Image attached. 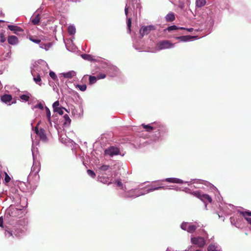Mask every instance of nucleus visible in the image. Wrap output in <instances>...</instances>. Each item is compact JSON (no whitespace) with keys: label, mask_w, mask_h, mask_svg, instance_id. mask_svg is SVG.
<instances>
[{"label":"nucleus","mask_w":251,"mask_h":251,"mask_svg":"<svg viewBox=\"0 0 251 251\" xmlns=\"http://www.w3.org/2000/svg\"><path fill=\"white\" fill-rule=\"evenodd\" d=\"M178 6L180 9H182L184 7V3L183 2H180L178 4Z\"/></svg>","instance_id":"49"},{"label":"nucleus","mask_w":251,"mask_h":251,"mask_svg":"<svg viewBox=\"0 0 251 251\" xmlns=\"http://www.w3.org/2000/svg\"><path fill=\"white\" fill-rule=\"evenodd\" d=\"M8 42L9 44L12 45H15L18 43V38L14 35L8 36L7 38Z\"/></svg>","instance_id":"12"},{"label":"nucleus","mask_w":251,"mask_h":251,"mask_svg":"<svg viewBox=\"0 0 251 251\" xmlns=\"http://www.w3.org/2000/svg\"><path fill=\"white\" fill-rule=\"evenodd\" d=\"M76 75V73L74 71H71L66 73L62 74L64 78H72Z\"/></svg>","instance_id":"15"},{"label":"nucleus","mask_w":251,"mask_h":251,"mask_svg":"<svg viewBox=\"0 0 251 251\" xmlns=\"http://www.w3.org/2000/svg\"><path fill=\"white\" fill-rule=\"evenodd\" d=\"M40 167L39 166V165H36V164H33V165L31 168V173L30 175L29 176V177H30L31 176V175L33 174H34V175L35 176H38V178H39V176L38 175V174L39 172L40 171Z\"/></svg>","instance_id":"10"},{"label":"nucleus","mask_w":251,"mask_h":251,"mask_svg":"<svg viewBox=\"0 0 251 251\" xmlns=\"http://www.w3.org/2000/svg\"><path fill=\"white\" fill-rule=\"evenodd\" d=\"M6 41V38L4 36V34L1 33L0 34V42L1 43H4Z\"/></svg>","instance_id":"43"},{"label":"nucleus","mask_w":251,"mask_h":251,"mask_svg":"<svg viewBox=\"0 0 251 251\" xmlns=\"http://www.w3.org/2000/svg\"><path fill=\"white\" fill-rule=\"evenodd\" d=\"M82 57L85 59L88 60L89 61L92 60V56L91 55L87 54H84L81 55Z\"/></svg>","instance_id":"32"},{"label":"nucleus","mask_w":251,"mask_h":251,"mask_svg":"<svg viewBox=\"0 0 251 251\" xmlns=\"http://www.w3.org/2000/svg\"><path fill=\"white\" fill-rule=\"evenodd\" d=\"M59 104H59V101H58V100H57V101H55V102L53 103V104H52V107H53V110H55V109H56V108H57L59 107Z\"/></svg>","instance_id":"42"},{"label":"nucleus","mask_w":251,"mask_h":251,"mask_svg":"<svg viewBox=\"0 0 251 251\" xmlns=\"http://www.w3.org/2000/svg\"><path fill=\"white\" fill-rule=\"evenodd\" d=\"M143 127L145 129L147 132H151L152 130H156L157 131L160 132H165L166 128L162 125L154 124L152 126L151 125H145L144 124H142Z\"/></svg>","instance_id":"1"},{"label":"nucleus","mask_w":251,"mask_h":251,"mask_svg":"<svg viewBox=\"0 0 251 251\" xmlns=\"http://www.w3.org/2000/svg\"><path fill=\"white\" fill-rule=\"evenodd\" d=\"M206 3V0H196V6L198 7H201L204 6Z\"/></svg>","instance_id":"20"},{"label":"nucleus","mask_w":251,"mask_h":251,"mask_svg":"<svg viewBox=\"0 0 251 251\" xmlns=\"http://www.w3.org/2000/svg\"><path fill=\"white\" fill-rule=\"evenodd\" d=\"M64 119V124L69 125L71 124V120L67 114H65L63 116Z\"/></svg>","instance_id":"24"},{"label":"nucleus","mask_w":251,"mask_h":251,"mask_svg":"<svg viewBox=\"0 0 251 251\" xmlns=\"http://www.w3.org/2000/svg\"><path fill=\"white\" fill-rule=\"evenodd\" d=\"M179 29H181V30H186L189 32H192L194 30V29L193 28H186L183 27H179Z\"/></svg>","instance_id":"47"},{"label":"nucleus","mask_w":251,"mask_h":251,"mask_svg":"<svg viewBox=\"0 0 251 251\" xmlns=\"http://www.w3.org/2000/svg\"><path fill=\"white\" fill-rule=\"evenodd\" d=\"M29 39L30 41H31L32 42H33L35 43H36V44H39L41 42V40L40 39H38L36 37L32 36H29Z\"/></svg>","instance_id":"27"},{"label":"nucleus","mask_w":251,"mask_h":251,"mask_svg":"<svg viewBox=\"0 0 251 251\" xmlns=\"http://www.w3.org/2000/svg\"><path fill=\"white\" fill-rule=\"evenodd\" d=\"M19 210L17 208H12V211L11 212L10 215L12 217H14L15 215L14 214V213H16V212H18Z\"/></svg>","instance_id":"45"},{"label":"nucleus","mask_w":251,"mask_h":251,"mask_svg":"<svg viewBox=\"0 0 251 251\" xmlns=\"http://www.w3.org/2000/svg\"><path fill=\"white\" fill-rule=\"evenodd\" d=\"M191 194L196 197L200 199L201 201L204 203L212 202V198L207 194H203L201 191L198 190L191 193Z\"/></svg>","instance_id":"2"},{"label":"nucleus","mask_w":251,"mask_h":251,"mask_svg":"<svg viewBox=\"0 0 251 251\" xmlns=\"http://www.w3.org/2000/svg\"><path fill=\"white\" fill-rule=\"evenodd\" d=\"M116 183L118 186L119 187H122L123 186V183L121 182V180H117L116 181Z\"/></svg>","instance_id":"48"},{"label":"nucleus","mask_w":251,"mask_h":251,"mask_svg":"<svg viewBox=\"0 0 251 251\" xmlns=\"http://www.w3.org/2000/svg\"><path fill=\"white\" fill-rule=\"evenodd\" d=\"M49 75L53 80H55L57 78V76L53 72L50 71L49 73Z\"/></svg>","instance_id":"41"},{"label":"nucleus","mask_w":251,"mask_h":251,"mask_svg":"<svg viewBox=\"0 0 251 251\" xmlns=\"http://www.w3.org/2000/svg\"><path fill=\"white\" fill-rule=\"evenodd\" d=\"M0 22H3V21H0Z\"/></svg>","instance_id":"57"},{"label":"nucleus","mask_w":251,"mask_h":251,"mask_svg":"<svg viewBox=\"0 0 251 251\" xmlns=\"http://www.w3.org/2000/svg\"><path fill=\"white\" fill-rule=\"evenodd\" d=\"M68 32L70 34H74L75 32V28L73 26H69L68 27Z\"/></svg>","instance_id":"30"},{"label":"nucleus","mask_w":251,"mask_h":251,"mask_svg":"<svg viewBox=\"0 0 251 251\" xmlns=\"http://www.w3.org/2000/svg\"><path fill=\"white\" fill-rule=\"evenodd\" d=\"M12 99L11 95L8 94H5L1 97V101L5 103L10 102Z\"/></svg>","instance_id":"16"},{"label":"nucleus","mask_w":251,"mask_h":251,"mask_svg":"<svg viewBox=\"0 0 251 251\" xmlns=\"http://www.w3.org/2000/svg\"><path fill=\"white\" fill-rule=\"evenodd\" d=\"M14 235L16 236V237H19L20 235L19 233H14Z\"/></svg>","instance_id":"54"},{"label":"nucleus","mask_w":251,"mask_h":251,"mask_svg":"<svg viewBox=\"0 0 251 251\" xmlns=\"http://www.w3.org/2000/svg\"><path fill=\"white\" fill-rule=\"evenodd\" d=\"M165 189V187L164 186H158V187L151 186L150 188H149L147 190V192L148 193L150 192L153 191L154 190H160V189Z\"/></svg>","instance_id":"25"},{"label":"nucleus","mask_w":251,"mask_h":251,"mask_svg":"<svg viewBox=\"0 0 251 251\" xmlns=\"http://www.w3.org/2000/svg\"><path fill=\"white\" fill-rule=\"evenodd\" d=\"M197 226L194 225H189L188 227L187 231L189 233H193L197 229Z\"/></svg>","instance_id":"22"},{"label":"nucleus","mask_w":251,"mask_h":251,"mask_svg":"<svg viewBox=\"0 0 251 251\" xmlns=\"http://www.w3.org/2000/svg\"><path fill=\"white\" fill-rule=\"evenodd\" d=\"M196 36L184 35L177 37L176 38L180 41L187 42L190 40L197 38Z\"/></svg>","instance_id":"7"},{"label":"nucleus","mask_w":251,"mask_h":251,"mask_svg":"<svg viewBox=\"0 0 251 251\" xmlns=\"http://www.w3.org/2000/svg\"><path fill=\"white\" fill-rule=\"evenodd\" d=\"M240 214L245 218L247 216H251V211H242Z\"/></svg>","instance_id":"33"},{"label":"nucleus","mask_w":251,"mask_h":251,"mask_svg":"<svg viewBox=\"0 0 251 251\" xmlns=\"http://www.w3.org/2000/svg\"><path fill=\"white\" fill-rule=\"evenodd\" d=\"M105 76H106V75L104 74H102V73L99 74L97 76V78L98 79L104 78L105 77Z\"/></svg>","instance_id":"44"},{"label":"nucleus","mask_w":251,"mask_h":251,"mask_svg":"<svg viewBox=\"0 0 251 251\" xmlns=\"http://www.w3.org/2000/svg\"><path fill=\"white\" fill-rule=\"evenodd\" d=\"M141 195H143V193L141 194ZM140 195V194H138L136 196L138 197V196H139Z\"/></svg>","instance_id":"55"},{"label":"nucleus","mask_w":251,"mask_h":251,"mask_svg":"<svg viewBox=\"0 0 251 251\" xmlns=\"http://www.w3.org/2000/svg\"><path fill=\"white\" fill-rule=\"evenodd\" d=\"M76 87L78 88L80 91H84L86 90L87 86L85 84H84V85L77 84L76 85Z\"/></svg>","instance_id":"35"},{"label":"nucleus","mask_w":251,"mask_h":251,"mask_svg":"<svg viewBox=\"0 0 251 251\" xmlns=\"http://www.w3.org/2000/svg\"><path fill=\"white\" fill-rule=\"evenodd\" d=\"M20 98L25 101H27L29 100V97L26 95H22L20 96Z\"/></svg>","instance_id":"40"},{"label":"nucleus","mask_w":251,"mask_h":251,"mask_svg":"<svg viewBox=\"0 0 251 251\" xmlns=\"http://www.w3.org/2000/svg\"><path fill=\"white\" fill-rule=\"evenodd\" d=\"M35 108H39V109H41V110H43L44 109V106L41 103H38L35 106Z\"/></svg>","instance_id":"46"},{"label":"nucleus","mask_w":251,"mask_h":251,"mask_svg":"<svg viewBox=\"0 0 251 251\" xmlns=\"http://www.w3.org/2000/svg\"><path fill=\"white\" fill-rule=\"evenodd\" d=\"M104 153L105 155L113 156L114 155H118L120 153V150L117 148L111 147L105 150Z\"/></svg>","instance_id":"6"},{"label":"nucleus","mask_w":251,"mask_h":251,"mask_svg":"<svg viewBox=\"0 0 251 251\" xmlns=\"http://www.w3.org/2000/svg\"><path fill=\"white\" fill-rule=\"evenodd\" d=\"M188 226L189 224L187 223H183L181 225V228L184 230L187 231Z\"/></svg>","instance_id":"38"},{"label":"nucleus","mask_w":251,"mask_h":251,"mask_svg":"<svg viewBox=\"0 0 251 251\" xmlns=\"http://www.w3.org/2000/svg\"><path fill=\"white\" fill-rule=\"evenodd\" d=\"M128 7H127L126 6L125 7V14L126 16L127 15V14H128Z\"/></svg>","instance_id":"53"},{"label":"nucleus","mask_w":251,"mask_h":251,"mask_svg":"<svg viewBox=\"0 0 251 251\" xmlns=\"http://www.w3.org/2000/svg\"><path fill=\"white\" fill-rule=\"evenodd\" d=\"M87 172L88 175H89L92 178H94L96 177V174L93 171L89 169L87 171Z\"/></svg>","instance_id":"34"},{"label":"nucleus","mask_w":251,"mask_h":251,"mask_svg":"<svg viewBox=\"0 0 251 251\" xmlns=\"http://www.w3.org/2000/svg\"><path fill=\"white\" fill-rule=\"evenodd\" d=\"M45 109H46V115L48 118V120L50 123V115H51L50 111V109L47 107H46Z\"/></svg>","instance_id":"31"},{"label":"nucleus","mask_w":251,"mask_h":251,"mask_svg":"<svg viewBox=\"0 0 251 251\" xmlns=\"http://www.w3.org/2000/svg\"><path fill=\"white\" fill-rule=\"evenodd\" d=\"M3 220L2 217H0V226L2 227H3Z\"/></svg>","instance_id":"50"},{"label":"nucleus","mask_w":251,"mask_h":251,"mask_svg":"<svg viewBox=\"0 0 251 251\" xmlns=\"http://www.w3.org/2000/svg\"><path fill=\"white\" fill-rule=\"evenodd\" d=\"M63 109H65L66 111L68 112L67 110L63 107H60L57 108H56L55 109V110H53V111L54 112H57L59 113L60 115H62L63 114Z\"/></svg>","instance_id":"26"},{"label":"nucleus","mask_w":251,"mask_h":251,"mask_svg":"<svg viewBox=\"0 0 251 251\" xmlns=\"http://www.w3.org/2000/svg\"><path fill=\"white\" fill-rule=\"evenodd\" d=\"M4 174L5 175V178H4L5 183H7L9 182V181H10L11 178L6 172H4Z\"/></svg>","instance_id":"37"},{"label":"nucleus","mask_w":251,"mask_h":251,"mask_svg":"<svg viewBox=\"0 0 251 251\" xmlns=\"http://www.w3.org/2000/svg\"><path fill=\"white\" fill-rule=\"evenodd\" d=\"M35 132L37 134L39 133V129H38L37 126L35 128Z\"/></svg>","instance_id":"51"},{"label":"nucleus","mask_w":251,"mask_h":251,"mask_svg":"<svg viewBox=\"0 0 251 251\" xmlns=\"http://www.w3.org/2000/svg\"><path fill=\"white\" fill-rule=\"evenodd\" d=\"M97 76L90 75L89 79V84L92 85L95 83L97 82Z\"/></svg>","instance_id":"23"},{"label":"nucleus","mask_w":251,"mask_h":251,"mask_svg":"<svg viewBox=\"0 0 251 251\" xmlns=\"http://www.w3.org/2000/svg\"><path fill=\"white\" fill-rule=\"evenodd\" d=\"M174 44L172 43L169 40H162L156 44V47L159 50L172 48L174 47Z\"/></svg>","instance_id":"3"},{"label":"nucleus","mask_w":251,"mask_h":251,"mask_svg":"<svg viewBox=\"0 0 251 251\" xmlns=\"http://www.w3.org/2000/svg\"><path fill=\"white\" fill-rule=\"evenodd\" d=\"M8 28L14 33L18 34L20 32H23V29L19 26L15 25H8Z\"/></svg>","instance_id":"8"},{"label":"nucleus","mask_w":251,"mask_h":251,"mask_svg":"<svg viewBox=\"0 0 251 251\" xmlns=\"http://www.w3.org/2000/svg\"><path fill=\"white\" fill-rule=\"evenodd\" d=\"M165 20L167 22L174 21L175 20V14L172 12L168 13L165 17Z\"/></svg>","instance_id":"17"},{"label":"nucleus","mask_w":251,"mask_h":251,"mask_svg":"<svg viewBox=\"0 0 251 251\" xmlns=\"http://www.w3.org/2000/svg\"><path fill=\"white\" fill-rule=\"evenodd\" d=\"M110 169H111V167L109 165L103 164L98 168V171L99 174H105V172Z\"/></svg>","instance_id":"9"},{"label":"nucleus","mask_w":251,"mask_h":251,"mask_svg":"<svg viewBox=\"0 0 251 251\" xmlns=\"http://www.w3.org/2000/svg\"><path fill=\"white\" fill-rule=\"evenodd\" d=\"M176 29H180L179 27H178L177 26L175 25H171L169 27H168L165 30H167L168 31H171L173 30H176Z\"/></svg>","instance_id":"29"},{"label":"nucleus","mask_w":251,"mask_h":251,"mask_svg":"<svg viewBox=\"0 0 251 251\" xmlns=\"http://www.w3.org/2000/svg\"><path fill=\"white\" fill-rule=\"evenodd\" d=\"M40 17L39 14H36L32 17L31 19L32 23L34 25H37L40 22Z\"/></svg>","instance_id":"18"},{"label":"nucleus","mask_w":251,"mask_h":251,"mask_svg":"<svg viewBox=\"0 0 251 251\" xmlns=\"http://www.w3.org/2000/svg\"><path fill=\"white\" fill-rule=\"evenodd\" d=\"M127 28L129 30V32H130V31H131L130 28H131V18H129L127 19Z\"/></svg>","instance_id":"39"},{"label":"nucleus","mask_w":251,"mask_h":251,"mask_svg":"<svg viewBox=\"0 0 251 251\" xmlns=\"http://www.w3.org/2000/svg\"><path fill=\"white\" fill-rule=\"evenodd\" d=\"M156 29L155 26L153 25H150L148 26H142L140 30V34L142 37H143L144 35L149 34L151 31L154 30Z\"/></svg>","instance_id":"4"},{"label":"nucleus","mask_w":251,"mask_h":251,"mask_svg":"<svg viewBox=\"0 0 251 251\" xmlns=\"http://www.w3.org/2000/svg\"><path fill=\"white\" fill-rule=\"evenodd\" d=\"M191 241L193 244L196 245L200 248L203 247L205 244L204 238L201 237H192Z\"/></svg>","instance_id":"5"},{"label":"nucleus","mask_w":251,"mask_h":251,"mask_svg":"<svg viewBox=\"0 0 251 251\" xmlns=\"http://www.w3.org/2000/svg\"><path fill=\"white\" fill-rule=\"evenodd\" d=\"M196 251H202L201 250H197Z\"/></svg>","instance_id":"56"},{"label":"nucleus","mask_w":251,"mask_h":251,"mask_svg":"<svg viewBox=\"0 0 251 251\" xmlns=\"http://www.w3.org/2000/svg\"><path fill=\"white\" fill-rule=\"evenodd\" d=\"M165 181L166 182H170V183H174L182 184L183 183V181L182 180L179 179V178H174V177L167 178L165 179Z\"/></svg>","instance_id":"14"},{"label":"nucleus","mask_w":251,"mask_h":251,"mask_svg":"<svg viewBox=\"0 0 251 251\" xmlns=\"http://www.w3.org/2000/svg\"><path fill=\"white\" fill-rule=\"evenodd\" d=\"M40 136V139L44 141L47 142L48 140V138L46 136L45 131L43 128H40L39 129V133L37 134Z\"/></svg>","instance_id":"13"},{"label":"nucleus","mask_w":251,"mask_h":251,"mask_svg":"<svg viewBox=\"0 0 251 251\" xmlns=\"http://www.w3.org/2000/svg\"><path fill=\"white\" fill-rule=\"evenodd\" d=\"M208 251H219L217 249V247H216L214 245H210L207 249Z\"/></svg>","instance_id":"28"},{"label":"nucleus","mask_w":251,"mask_h":251,"mask_svg":"<svg viewBox=\"0 0 251 251\" xmlns=\"http://www.w3.org/2000/svg\"><path fill=\"white\" fill-rule=\"evenodd\" d=\"M52 46V43H48L47 44L41 43L40 44V48L48 50Z\"/></svg>","instance_id":"21"},{"label":"nucleus","mask_w":251,"mask_h":251,"mask_svg":"<svg viewBox=\"0 0 251 251\" xmlns=\"http://www.w3.org/2000/svg\"><path fill=\"white\" fill-rule=\"evenodd\" d=\"M247 221L251 225V218H248V217H245V218Z\"/></svg>","instance_id":"52"},{"label":"nucleus","mask_w":251,"mask_h":251,"mask_svg":"<svg viewBox=\"0 0 251 251\" xmlns=\"http://www.w3.org/2000/svg\"><path fill=\"white\" fill-rule=\"evenodd\" d=\"M105 174H99L98 176V179L100 181L102 182L103 183H110L109 182V177L108 176H105Z\"/></svg>","instance_id":"11"},{"label":"nucleus","mask_w":251,"mask_h":251,"mask_svg":"<svg viewBox=\"0 0 251 251\" xmlns=\"http://www.w3.org/2000/svg\"><path fill=\"white\" fill-rule=\"evenodd\" d=\"M5 236L8 238H9L10 237H13V234L11 230H8L5 229Z\"/></svg>","instance_id":"36"},{"label":"nucleus","mask_w":251,"mask_h":251,"mask_svg":"<svg viewBox=\"0 0 251 251\" xmlns=\"http://www.w3.org/2000/svg\"><path fill=\"white\" fill-rule=\"evenodd\" d=\"M32 75L33 76V80L35 82V83L40 86L41 85V78L40 75L37 74L35 75V74L32 73Z\"/></svg>","instance_id":"19"}]
</instances>
